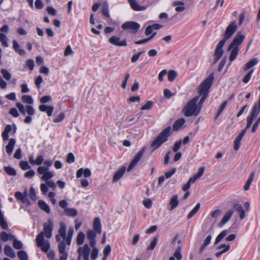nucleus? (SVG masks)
I'll list each match as a JSON object with an SVG mask.
<instances>
[{
	"label": "nucleus",
	"instance_id": "1",
	"mask_svg": "<svg viewBox=\"0 0 260 260\" xmlns=\"http://www.w3.org/2000/svg\"><path fill=\"white\" fill-rule=\"evenodd\" d=\"M214 74H210L197 88L199 95L190 100L182 109L186 117L197 116L201 112L203 104L208 96L213 80Z\"/></svg>",
	"mask_w": 260,
	"mask_h": 260
},
{
	"label": "nucleus",
	"instance_id": "2",
	"mask_svg": "<svg viewBox=\"0 0 260 260\" xmlns=\"http://www.w3.org/2000/svg\"><path fill=\"white\" fill-rule=\"evenodd\" d=\"M43 231L40 233L37 236L36 241L37 245L40 247L41 250L46 252L50 248V244L47 240H45L44 236L47 238H50L52 236V233L53 228V223L51 220H48L47 222L43 224Z\"/></svg>",
	"mask_w": 260,
	"mask_h": 260
},
{
	"label": "nucleus",
	"instance_id": "3",
	"mask_svg": "<svg viewBox=\"0 0 260 260\" xmlns=\"http://www.w3.org/2000/svg\"><path fill=\"white\" fill-rule=\"evenodd\" d=\"M244 38V35H242L241 32H238L229 45L228 50L231 51L229 57L230 62H233L236 58L239 51V46Z\"/></svg>",
	"mask_w": 260,
	"mask_h": 260
},
{
	"label": "nucleus",
	"instance_id": "4",
	"mask_svg": "<svg viewBox=\"0 0 260 260\" xmlns=\"http://www.w3.org/2000/svg\"><path fill=\"white\" fill-rule=\"evenodd\" d=\"M171 134V126H168L162 131L151 144V147L155 150L159 147L162 143L168 140L169 136Z\"/></svg>",
	"mask_w": 260,
	"mask_h": 260
},
{
	"label": "nucleus",
	"instance_id": "5",
	"mask_svg": "<svg viewBox=\"0 0 260 260\" xmlns=\"http://www.w3.org/2000/svg\"><path fill=\"white\" fill-rule=\"evenodd\" d=\"M87 237L89 240L88 245H90L92 248L91 254L90 255L91 259L92 260H95L97 258L99 252V249L96 247V234L93 231L89 230L87 232Z\"/></svg>",
	"mask_w": 260,
	"mask_h": 260
},
{
	"label": "nucleus",
	"instance_id": "6",
	"mask_svg": "<svg viewBox=\"0 0 260 260\" xmlns=\"http://www.w3.org/2000/svg\"><path fill=\"white\" fill-rule=\"evenodd\" d=\"M92 248L88 244L78 248L77 252L78 257L77 260H89V255L91 253Z\"/></svg>",
	"mask_w": 260,
	"mask_h": 260
},
{
	"label": "nucleus",
	"instance_id": "7",
	"mask_svg": "<svg viewBox=\"0 0 260 260\" xmlns=\"http://www.w3.org/2000/svg\"><path fill=\"white\" fill-rule=\"evenodd\" d=\"M178 235H176L172 241V245L173 248H175L176 242L177 241L178 245L176 247V249L175 252L174 253V257H175L177 260H181L182 258V255L180 253L181 251V247L182 245V241L180 240H178Z\"/></svg>",
	"mask_w": 260,
	"mask_h": 260
},
{
	"label": "nucleus",
	"instance_id": "8",
	"mask_svg": "<svg viewBox=\"0 0 260 260\" xmlns=\"http://www.w3.org/2000/svg\"><path fill=\"white\" fill-rule=\"evenodd\" d=\"M121 27L125 30H129L133 34H136L140 28V25L135 21H127L124 23Z\"/></svg>",
	"mask_w": 260,
	"mask_h": 260
},
{
	"label": "nucleus",
	"instance_id": "9",
	"mask_svg": "<svg viewBox=\"0 0 260 260\" xmlns=\"http://www.w3.org/2000/svg\"><path fill=\"white\" fill-rule=\"evenodd\" d=\"M237 29V25L235 22L232 21L227 26L224 36V38L222 40H224L225 42L229 39H230L233 34L236 32Z\"/></svg>",
	"mask_w": 260,
	"mask_h": 260
},
{
	"label": "nucleus",
	"instance_id": "10",
	"mask_svg": "<svg viewBox=\"0 0 260 260\" xmlns=\"http://www.w3.org/2000/svg\"><path fill=\"white\" fill-rule=\"evenodd\" d=\"M48 168L40 166L37 169L38 173L40 175H43L41 179L44 181H47L49 179L52 178L54 176L52 172L49 171Z\"/></svg>",
	"mask_w": 260,
	"mask_h": 260
},
{
	"label": "nucleus",
	"instance_id": "11",
	"mask_svg": "<svg viewBox=\"0 0 260 260\" xmlns=\"http://www.w3.org/2000/svg\"><path fill=\"white\" fill-rule=\"evenodd\" d=\"M59 225L60 226L58 232V234L56 236L55 238L56 241L60 243L62 241H65L66 226L65 223L63 222H61Z\"/></svg>",
	"mask_w": 260,
	"mask_h": 260
},
{
	"label": "nucleus",
	"instance_id": "12",
	"mask_svg": "<svg viewBox=\"0 0 260 260\" xmlns=\"http://www.w3.org/2000/svg\"><path fill=\"white\" fill-rule=\"evenodd\" d=\"M145 151V148L143 147L137 153V154L135 156L134 158L132 160V161L129 164V165L127 168V170L128 172H129L130 171H131L133 169V168L136 165L137 162L140 160V159L143 155V154H144Z\"/></svg>",
	"mask_w": 260,
	"mask_h": 260
},
{
	"label": "nucleus",
	"instance_id": "13",
	"mask_svg": "<svg viewBox=\"0 0 260 260\" xmlns=\"http://www.w3.org/2000/svg\"><path fill=\"white\" fill-rule=\"evenodd\" d=\"M225 42L224 40H221L217 44L214 53V62H216L219 58L222 56L223 52L222 47L224 45Z\"/></svg>",
	"mask_w": 260,
	"mask_h": 260
},
{
	"label": "nucleus",
	"instance_id": "14",
	"mask_svg": "<svg viewBox=\"0 0 260 260\" xmlns=\"http://www.w3.org/2000/svg\"><path fill=\"white\" fill-rule=\"evenodd\" d=\"M259 113V112L252 108L251 111L249 115L247 117L246 126L243 129V130H245V132H246V130L247 129H248L251 126L253 119L257 117V116L258 115Z\"/></svg>",
	"mask_w": 260,
	"mask_h": 260
},
{
	"label": "nucleus",
	"instance_id": "15",
	"mask_svg": "<svg viewBox=\"0 0 260 260\" xmlns=\"http://www.w3.org/2000/svg\"><path fill=\"white\" fill-rule=\"evenodd\" d=\"M66 245L64 241H62L58 245V249L59 253L61 255L59 260H67L68 256V253L66 251Z\"/></svg>",
	"mask_w": 260,
	"mask_h": 260
},
{
	"label": "nucleus",
	"instance_id": "16",
	"mask_svg": "<svg viewBox=\"0 0 260 260\" xmlns=\"http://www.w3.org/2000/svg\"><path fill=\"white\" fill-rule=\"evenodd\" d=\"M109 42L113 45L116 46H126L127 45L125 39L120 40V38L116 36H112L109 40Z\"/></svg>",
	"mask_w": 260,
	"mask_h": 260
},
{
	"label": "nucleus",
	"instance_id": "17",
	"mask_svg": "<svg viewBox=\"0 0 260 260\" xmlns=\"http://www.w3.org/2000/svg\"><path fill=\"white\" fill-rule=\"evenodd\" d=\"M126 171L125 167H122L120 168L117 172H115L112 179V182L113 183L117 182L124 175Z\"/></svg>",
	"mask_w": 260,
	"mask_h": 260
},
{
	"label": "nucleus",
	"instance_id": "18",
	"mask_svg": "<svg viewBox=\"0 0 260 260\" xmlns=\"http://www.w3.org/2000/svg\"><path fill=\"white\" fill-rule=\"evenodd\" d=\"M127 1L132 9L134 11H140L145 10L146 9V7L139 5L136 0H127Z\"/></svg>",
	"mask_w": 260,
	"mask_h": 260
},
{
	"label": "nucleus",
	"instance_id": "19",
	"mask_svg": "<svg viewBox=\"0 0 260 260\" xmlns=\"http://www.w3.org/2000/svg\"><path fill=\"white\" fill-rule=\"evenodd\" d=\"M245 134V130H242L241 133L236 138L234 142V148L238 150L240 146L241 141Z\"/></svg>",
	"mask_w": 260,
	"mask_h": 260
},
{
	"label": "nucleus",
	"instance_id": "20",
	"mask_svg": "<svg viewBox=\"0 0 260 260\" xmlns=\"http://www.w3.org/2000/svg\"><path fill=\"white\" fill-rule=\"evenodd\" d=\"M91 171L89 169H83V168H80L77 171L76 177L79 178L83 175L85 177H89L91 176Z\"/></svg>",
	"mask_w": 260,
	"mask_h": 260
},
{
	"label": "nucleus",
	"instance_id": "21",
	"mask_svg": "<svg viewBox=\"0 0 260 260\" xmlns=\"http://www.w3.org/2000/svg\"><path fill=\"white\" fill-rule=\"evenodd\" d=\"M233 214V211L232 210H230L228 211L225 214L221 220L219 222V226L221 227L225 224L230 220Z\"/></svg>",
	"mask_w": 260,
	"mask_h": 260
},
{
	"label": "nucleus",
	"instance_id": "22",
	"mask_svg": "<svg viewBox=\"0 0 260 260\" xmlns=\"http://www.w3.org/2000/svg\"><path fill=\"white\" fill-rule=\"evenodd\" d=\"M93 228L94 231L98 234H101V224L99 217H95L93 223Z\"/></svg>",
	"mask_w": 260,
	"mask_h": 260
},
{
	"label": "nucleus",
	"instance_id": "23",
	"mask_svg": "<svg viewBox=\"0 0 260 260\" xmlns=\"http://www.w3.org/2000/svg\"><path fill=\"white\" fill-rule=\"evenodd\" d=\"M172 6L176 7L175 11L178 12L183 11L185 9L184 3L182 1H174Z\"/></svg>",
	"mask_w": 260,
	"mask_h": 260
},
{
	"label": "nucleus",
	"instance_id": "24",
	"mask_svg": "<svg viewBox=\"0 0 260 260\" xmlns=\"http://www.w3.org/2000/svg\"><path fill=\"white\" fill-rule=\"evenodd\" d=\"M39 108L41 111L46 112L48 116H51L52 115L54 109L52 106H48L45 105H40Z\"/></svg>",
	"mask_w": 260,
	"mask_h": 260
},
{
	"label": "nucleus",
	"instance_id": "25",
	"mask_svg": "<svg viewBox=\"0 0 260 260\" xmlns=\"http://www.w3.org/2000/svg\"><path fill=\"white\" fill-rule=\"evenodd\" d=\"M13 48L20 55H24L26 54L25 51L20 48V45L16 40H14L12 42Z\"/></svg>",
	"mask_w": 260,
	"mask_h": 260
},
{
	"label": "nucleus",
	"instance_id": "26",
	"mask_svg": "<svg viewBox=\"0 0 260 260\" xmlns=\"http://www.w3.org/2000/svg\"><path fill=\"white\" fill-rule=\"evenodd\" d=\"M74 233V229L73 227H70L69 229L67 235H66L65 238V243L66 245L70 246L71 243V240L72 239L73 235Z\"/></svg>",
	"mask_w": 260,
	"mask_h": 260
},
{
	"label": "nucleus",
	"instance_id": "27",
	"mask_svg": "<svg viewBox=\"0 0 260 260\" xmlns=\"http://www.w3.org/2000/svg\"><path fill=\"white\" fill-rule=\"evenodd\" d=\"M0 238L2 241L7 242L8 240L14 239L15 236L11 234H8L5 232H2L0 233Z\"/></svg>",
	"mask_w": 260,
	"mask_h": 260
},
{
	"label": "nucleus",
	"instance_id": "28",
	"mask_svg": "<svg viewBox=\"0 0 260 260\" xmlns=\"http://www.w3.org/2000/svg\"><path fill=\"white\" fill-rule=\"evenodd\" d=\"M38 206L41 209L45 211L46 213L48 214L50 213V209L49 206L44 201L42 200H39Z\"/></svg>",
	"mask_w": 260,
	"mask_h": 260
},
{
	"label": "nucleus",
	"instance_id": "29",
	"mask_svg": "<svg viewBox=\"0 0 260 260\" xmlns=\"http://www.w3.org/2000/svg\"><path fill=\"white\" fill-rule=\"evenodd\" d=\"M179 201L178 200V196L177 195H174L173 196L170 201V205L171 206L170 210L172 211L174 210L175 208H176L177 206L178 205Z\"/></svg>",
	"mask_w": 260,
	"mask_h": 260
},
{
	"label": "nucleus",
	"instance_id": "30",
	"mask_svg": "<svg viewBox=\"0 0 260 260\" xmlns=\"http://www.w3.org/2000/svg\"><path fill=\"white\" fill-rule=\"evenodd\" d=\"M4 253L5 254L11 257V258H14L16 256L15 253L13 250V249L9 245H7L5 246L4 249Z\"/></svg>",
	"mask_w": 260,
	"mask_h": 260
},
{
	"label": "nucleus",
	"instance_id": "31",
	"mask_svg": "<svg viewBox=\"0 0 260 260\" xmlns=\"http://www.w3.org/2000/svg\"><path fill=\"white\" fill-rule=\"evenodd\" d=\"M235 210L239 213V217L241 219H243L245 216V213L242 206L239 204H236L234 205Z\"/></svg>",
	"mask_w": 260,
	"mask_h": 260
},
{
	"label": "nucleus",
	"instance_id": "32",
	"mask_svg": "<svg viewBox=\"0 0 260 260\" xmlns=\"http://www.w3.org/2000/svg\"><path fill=\"white\" fill-rule=\"evenodd\" d=\"M222 248H224V250H221L220 251L217 252L215 253V255L217 257H219L222 254L229 251L230 249V245L221 244L217 247V249L221 250Z\"/></svg>",
	"mask_w": 260,
	"mask_h": 260
},
{
	"label": "nucleus",
	"instance_id": "33",
	"mask_svg": "<svg viewBox=\"0 0 260 260\" xmlns=\"http://www.w3.org/2000/svg\"><path fill=\"white\" fill-rule=\"evenodd\" d=\"M257 63V59L256 58H253L245 64V66L243 67V70L246 71L255 66Z\"/></svg>",
	"mask_w": 260,
	"mask_h": 260
},
{
	"label": "nucleus",
	"instance_id": "34",
	"mask_svg": "<svg viewBox=\"0 0 260 260\" xmlns=\"http://www.w3.org/2000/svg\"><path fill=\"white\" fill-rule=\"evenodd\" d=\"M16 141L13 138L9 140L8 144L6 146V152L8 154H11L13 150L14 146L15 144Z\"/></svg>",
	"mask_w": 260,
	"mask_h": 260
},
{
	"label": "nucleus",
	"instance_id": "35",
	"mask_svg": "<svg viewBox=\"0 0 260 260\" xmlns=\"http://www.w3.org/2000/svg\"><path fill=\"white\" fill-rule=\"evenodd\" d=\"M185 120L184 118H180L177 120L173 124V128L174 131L179 130L184 124Z\"/></svg>",
	"mask_w": 260,
	"mask_h": 260
},
{
	"label": "nucleus",
	"instance_id": "36",
	"mask_svg": "<svg viewBox=\"0 0 260 260\" xmlns=\"http://www.w3.org/2000/svg\"><path fill=\"white\" fill-rule=\"evenodd\" d=\"M85 238V234L83 232H80L76 238L77 245L81 246L84 243Z\"/></svg>",
	"mask_w": 260,
	"mask_h": 260
},
{
	"label": "nucleus",
	"instance_id": "37",
	"mask_svg": "<svg viewBox=\"0 0 260 260\" xmlns=\"http://www.w3.org/2000/svg\"><path fill=\"white\" fill-rule=\"evenodd\" d=\"M64 213L67 216L75 217L78 214V211L74 208H68L64 210Z\"/></svg>",
	"mask_w": 260,
	"mask_h": 260
},
{
	"label": "nucleus",
	"instance_id": "38",
	"mask_svg": "<svg viewBox=\"0 0 260 260\" xmlns=\"http://www.w3.org/2000/svg\"><path fill=\"white\" fill-rule=\"evenodd\" d=\"M201 205L200 203H198L194 208L187 215V218L190 219L193 217L199 210Z\"/></svg>",
	"mask_w": 260,
	"mask_h": 260
},
{
	"label": "nucleus",
	"instance_id": "39",
	"mask_svg": "<svg viewBox=\"0 0 260 260\" xmlns=\"http://www.w3.org/2000/svg\"><path fill=\"white\" fill-rule=\"evenodd\" d=\"M228 233V230L222 231L216 237L215 244L218 243Z\"/></svg>",
	"mask_w": 260,
	"mask_h": 260
},
{
	"label": "nucleus",
	"instance_id": "40",
	"mask_svg": "<svg viewBox=\"0 0 260 260\" xmlns=\"http://www.w3.org/2000/svg\"><path fill=\"white\" fill-rule=\"evenodd\" d=\"M177 73L174 70L169 71L168 73V79L170 82L173 81L177 77Z\"/></svg>",
	"mask_w": 260,
	"mask_h": 260
},
{
	"label": "nucleus",
	"instance_id": "41",
	"mask_svg": "<svg viewBox=\"0 0 260 260\" xmlns=\"http://www.w3.org/2000/svg\"><path fill=\"white\" fill-rule=\"evenodd\" d=\"M4 170L6 172V173L9 175L15 176L16 175V170L12 167H5Z\"/></svg>",
	"mask_w": 260,
	"mask_h": 260
},
{
	"label": "nucleus",
	"instance_id": "42",
	"mask_svg": "<svg viewBox=\"0 0 260 260\" xmlns=\"http://www.w3.org/2000/svg\"><path fill=\"white\" fill-rule=\"evenodd\" d=\"M22 101L25 103L28 104H32L34 102V100L30 95H23L22 96Z\"/></svg>",
	"mask_w": 260,
	"mask_h": 260
},
{
	"label": "nucleus",
	"instance_id": "43",
	"mask_svg": "<svg viewBox=\"0 0 260 260\" xmlns=\"http://www.w3.org/2000/svg\"><path fill=\"white\" fill-rule=\"evenodd\" d=\"M102 14L106 17H109V7L107 3H104L102 6Z\"/></svg>",
	"mask_w": 260,
	"mask_h": 260
},
{
	"label": "nucleus",
	"instance_id": "44",
	"mask_svg": "<svg viewBox=\"0 0 260 260\" xmlns=\"http://www.w3.org/2000/svg\"><path fill=\"white\" fill-rule=\"evenodd\" d=\"M18 258L20 260H27L28 256L26 252L23 250L19 251L17 253Z\"/></svg>",
	"mask_w": 260,
	"mask_h": 260
},
{
	"label": "nucleus",
	"instance_id": "45",
	"mask_svg": "<svg viewBox=\"0 0 260 260\" xmlns=\"http://www.w3.org/2000/svg\"><path fill=\"white\" fill-rule=\"evenodd\" d=\"M1 73L3 75V77L7 80H10L11 78V74L6 69H2L1 70Z\"/></svg>",
	"mask_w": 260,
	"mask_h": 260
},
{
	"label": "nucleus",
	"instance_id": "46",
	"mask_svg": "<svg viewBox=\"0 0 260 260\" xmlns=\"http://www.w3.org/2000/svg\"><path fill=\"white\" fill-rule=\"evenodd\" d=\"M0 41L4 47H8L9 46L7 43V39L5 34L3 33H0Z\"/></svg>",
	"mask_w": 260,
	"mask_h": 260
},
{
	"label": "nucleus",
	"instance_id": "47",
	"mask_svg": "<svg viewBox=\"0 0 260 260\" xmlns=\"http://www.w3.org/2000/svg\"><path fill=\"white\" fill-rule=\"evenodd\" d=\"M153 105V103L152 101H147L146 103L141 108V110H149L152 108Z\"/></svg>",
	"mask_w": 260,
	"mask_h": 260
},
{
	"label": "nucleus",
	"instance_id": "48",
	"mask_svg": "<svg viewBox=\"0 0 260 260\" xmlns=\"http://www.w3.org/2000/svg\"><path fill=\"white\" fill-rule=\"evenodd\" d=\"M19 166L21 169L23 170H26L31 168V167L29 165L28 162L26 161H21L19 162Z\"/></svg>",
	"mask_w": 260,
	"mask_h": 260
},
{
	"label": "nucleus",
	"instance_id": "49",
	"mask_svg": "<svg viewBox=\"0 0 260 260\" xmlns=\"http://www.w3.org/2000/svg\"><path fill=\"white\" fill-rule=\"evenodd\" d=\"M254 71L253 69H251L243 78L242 81L244 83H247L250 80L251 75Z\"/></svg>",
	"mask_w": 260,
	"mask_h": 260
},
{
	"label": "nucleus",
	"instance_id": "50",
	"mask_svg": "<svg viewBox=\"0 0 260 260\" xmlns=\"http://www.w3.org/2000/svg\"><path fill=\"white\" fill-rule=\"evenodd\" d=\"M13 240V247L16 249H20L22 248V244L21 241L17 240L15 237Z\"/></svg>",
	"mask_w": 260,
	"mask_h": 260
},
{
	"label": "nucleus",
	"instance_id": "51",
	"mask_svg": "<svg viewBox=\"0 0 260 260\" xmlns=\"http://www.w3.org/2000/svg\"><path fill=\"white\" fill-rule=\"evenodd\" d=\"M20 201L23 203H24L27 205L29 206L30 205V202L27 198V192L26 191L24 192V195Z\"/></svg>",
	"mask_w": 260,
	"mask_h": 260
},
{
	"label": "nucleus",
	"instance_id": "52",
	"mask_svg": "<svg viewBox=\"0 0 260 260\" xmlns=\"http://www.w3.org/2000/svg\"><path fill=\"white\" fill-rule=\"evenodd\" d=\"M29 192L30 199L34 201H36L37 199V197L35 188L31 187L30 188Z\"/></svg>",
	"mask_w": 260,
	"mask_h": 260
},
{
	"label": "nucleus",
	"instance_id": "53",
	"mask_svg": "<svg viewBox=\"0 0 260 260\" xmlns=\"http://www.w3.org/2000/svg\"><path fill=\"white\" fill-rule=\"evenodd\" d=\"M26 113L30 116L34 115L35 114V111L34 108L29 105H27L25 107Z\"/></svg>",
	"mask_w": 260,
	"mask_h": 260
},
{
	"label": "nucleus",
	"instance_id": "54",
	"mask_svg": "<svg viewBox=\"0 0 260 260\" xmlns=\"http://www.w3.org/2000/svg\"><path fill=\"white\" fill-rule=\"evenodd\" d=\"M16 105L17 108L20 111V112L21 114L25 115V111L24 107L23 105L22 104H21L20 103H17Z\"/></svg>",
	"mask_w": 260,
	"mask_h": 260
},
{
	"label": "nucleus",
	"instance_id": "55",
	"mask_svg": "<svg viewBox=\"0 0 260 260\" xmlns=\"http://www.w3.org/2000/svg\"><path fill=\"white\" fill-rule=\"evenodd\" d=\"M227 105V101H224L220 106V107H219L218 110V112H217V117L219 116V115L222 113V112L223 111V110L224 109L225 106H226Z\"/></svg>",
	"mask_w": 260,
	"mask_h": 260
},
{
	"label": "nucleus",
	"instance_id": "56",
	"mask_svg": "<svg viewBox=\"0 0 260 260\" xmlns=\"http://www.w3.org/2000/svg\"><path fill=\"white\" fill-rule=\"evenodd\" d=\"M46 10L47 12L51 15L55 16L56 14V10L51 6H48Z\"/></svg>",
	"mask_w": 260,
	"mask_h": 260
},
{
	"label": "nucleus",
	"instance_id": "57",
	"mask_svg": "<svg viewBox=\"0 0 260 260\" xmlns=\"http://www.w3.org/2000/svg\"><path fill=\"white\" fill-rule=\"evenodd\" d=\"M181 141L180 140L175 143L174 146L173 147V150L174 152H177V151L180 149L181 145Z\"/></svg>",
	"mask_w": 260,
	"mask_h": 260
},
{
	"label": "nucleus",
	"instance_id": "58",
	"mask_svg": "<svg viewBox=\"0 0 260 260\" xmlns=\"http://www.w3.org/2000/svg\"><path fill=\"white\" fill-rule=\"evenodd\" d=\"M26 66L30 71H32L34 67V62L32 59H28L26 62Z\"/></svg>",
	"mask_w": 260,
	"mask_h": 260
},
{
	"label": "nucleus",
	"instance_id": "59",
	"mask_svg": "<svg viewBox=\"0 0 260 260\" xmlns=\"http://www.w3.org/2000/svg\"><path fill=\"white\" fill-rule=\"evenodd\" d=\"M157 239L156 238H154L153 240L151 241L150 246L147 247V249L153 250L155 248L157 244Z\"/></svg>",
	"mask_w": 260,
	"mask_h": 260
},
{
	"label": "nucleus",
	"instance_id": "60",
	"mask_svg": "<svg viewBox=\"0 0 260 260\" xmlns=\"http://www.w3.org/2000/svg\"><path fill=\"white\" fill-rule=\"evenodd\" d=\"M75 161V157L72 153H69L68 154L67 161L68 163H73Z\"/></svg>",
	"mask_w": 260,
	"mask_h": 260
},
{
	"label": "nucleus",
	"instance_id": "61",
	"mask_svg": "<svg viewBox=\"0 0 260 260\" xmlns=\"http://www.w3.org/2000/svg\"><path fill=\"white\" fill-rule=\"evenodd\" d=\"M73 53V52L72 51V49L71 48V47L70 46V45H68L65 50H64V55L65 56H67L70 54H72Z\"/></svg>",
	"mask_w": 260,
	"mask_h": 260
},
{
	"label": "nucleus",
	"instance_id": "62",
	"mask_svg": "<svg viewBox=\"0 0 260 260\" xmlns=\"http://www.w3.org/2000/svg\"><path fill=\"white\" fill-rule=\"evenodd\" d=\"M164 96L167 99H169L172 97L174 94H173L171 91L168 89H165L164 90Z\"/></svg>",
	"mask_w": 260,
	"mask_h": 260
},
{
	"label": "nucleus",
	"instance_id": "63",
	"mask_svg": "<svg viewBox=\"0 0 260 260\" xmlns=\"http://www.w3.org/2000/svg\"><path fill=\"white\" fill-rule=\"evenodd\" d=\"M176 172V168H173L171 170L168 171L165 173V177L167 179L171 177Z\"/></svg>",
	"mask_w": 260,
	"mask_h": 260
},
{
	"label": "nucleus",
	"instance_id": "64",
	"mask_svg": "<svg viewBox=\"0 0 260 260\" xmlns=\"http://www.w3.org/2000/svg\"><path fill=\"white\" fill-rule=\"evenodd\" d=\"M44 160V157L42 155L38 156L35 160V165L37 166L41 165Z\"/></svg>",
	"mask_w": 260,
	"mask_h": 260
}]
</instances>
